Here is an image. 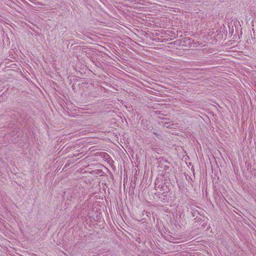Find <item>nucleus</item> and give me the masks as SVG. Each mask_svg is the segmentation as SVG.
<instances>
[{"label": "nucleus", "mask_w": 256, "mask_h": 256, "mask_svg": "<svg viewBox=\"0 0 256 256\" xmlns=\"http://www.w3.org/2000/svg\"><path fill=\"white\" fill-rule=\"evenodd\" d=\"M9 58L4 60V62L8 64L10 62H14L16 60V58L12 54L9 55Z\"/></svg>", "instance_id": "f03ea898"}, {"label": "nucleus", "mask_w": 256, "mask_h": 256, "mask_svg": "<svg viewBox=\"0 0 256 256\" xmlns=\"http://www.w3.org/2000/svg\"><path fill=\"white\" fill-rule=\"evenodd\" d=\"M182 212H181V208L176 206V212H172L173 218L174 219H179L181 218Z\"/></svg>", "instance_id": "f257e3e1"}]
</instances>
